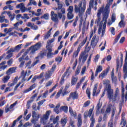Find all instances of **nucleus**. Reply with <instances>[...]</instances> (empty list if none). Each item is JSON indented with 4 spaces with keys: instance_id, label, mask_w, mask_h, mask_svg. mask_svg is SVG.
I'll return each mask as SVG.
<instances>
[{
    "instance_id": "52",
    "label": "nucleus",
    "mask_w": 127,
    "mask_h": 127,
    "mask_svg": "<svg viewBox=\"0 0 127 127\" xmlns=\"http://www.w3.org/2000/svg\"><path fill=\"white\" fill-rule=\"evenodd\" d=\"M112 82L114 84H117V82H118V78H117V77L114 76L113 77H111Z\"/></svg>"
},
{
    "instance_id": "62",
    "label": "nucleus",
    "mask_w": 127,
    "mask_h": 127,
    "mask_svg": "<svg viewBox=\"0 0 127 127\" xmlns=\"http://www.w3.org/2000/svg\"><path fill=\"white\" fill-rule=\"evenodd\" d=\"M79 52H80V50L77 49V50L73 53V56L77 57L78 55H79Z\"/></svg>"
},
{
    "instance_id": "29",
    "label": "nucleus",
    "mask_w": 127,
    "mask_h": 127,
    "mask_svg": "<svg viewBox=\"0 0 127 127\" xmlns=\"http://www.w3.org/2000/svg\"><path fill=\"white\" fill-rule=\"evenodd\" d=\"M103 84L104 85H106V86H107V89H106V90L107 91V92H108L109 90H110V88H109V86L110 87V89H112L111 87V84H110V80H104Z\"/></svg>"
},
{
    "instance_id": "17",
    "label": "nucleus",
    "mask_w": 127,
    "mask_h": 127,
    "mask_svg": "<svg viewBox=\"0 0 127 127\" xmlns=\"http://www.w3.org/2000/svg\"><path fill=\"white\" fill-rule=\"evenodd\" d=\"M16 70V67H12L9 68L7 71H6V75H10L11 74H13V73H15V70Z\"/></svg>"
},
{
    "instance_id": "43",
    "label": "nucleus",
    "mask_w": 127,
    "mask_h": 127,
    "mask_svg": "<svg viewBox=\"0 0 127 127\" xmlns=\"http://www.w3.org/2000/svg\"><path fill=\"white\" fill-rule=\"evenodd\" d=\"M27 54H28L27 52H25V53H24L22 57L19 58V62H21V61H22V60H24V57H25V56H26V55H27Z\"/></svg>"
},
{
    "instance_id": "1",
    "label": "nucleus",
    "mask_w": 127,
    "mask_h": 127,
    "mask_svg": "<svg viewBox=\"0 0 127 127\" xmlns=\"http://www.w3.org/2000/svg\"><path fill=\"white\" fill-rule=\"evenodd\" d=\"M87 5V1L85 0H82L78 5H74V12L78 14V16L80 18L79 27H82L83 24V16L85 11H86V5Z\"/></svg>"
},
{
    "instance_id": "58",
    "label": "nucleus",
    "mask_w": 127,
    "mask_h": 127,
    "mask_svg": "<svg viewBox=\"0 0 127 127\" xmlns=\"http://www.w3.org/2000/svg\"><path fill=\"white\" fill-rule=\"evenodd\" d=\"M61 93H62V89H61L60 91L58 92L56 96V99H58L60 97V95H61Z\"/></svg>"
},
{
    "instance_id": "53",
    "label": "nucleus",
    "mask_w": 127,
    "mask_h": 127,
    "mask_svg": "<svg viewBox=\"0 0 127 127\" xmlns=\"http://www.w3.org/2000/svg\"><path fill=\"white\" fill-rule=\"evenodd\" d=\"M22 19H29V16H28V14H24L23 16L21 17Z\"/></svg>"
},
{
    "instance_id": "56",
    "label": "nucleus",
    "mask_w": 127,
    "mask_h": 127,
    "mask_svg": "<svg viewBox=\"0 0 127 127\" xmlns=\"http://www.w3.org/2000/svg\"><path fill=\"white\" fill-rule=\"evenodd\" d=\"M5 18V16L4 15L0 16V23H2V22H4V19Z\"/></svg>"
},
{
    "instance_id": "30",
    "label": "nucleus",
    "mask_w": 127,
    "mask_h": 127,
    "mask_svg": "<svg viewBox=\"0 0 127 127\" xmlns=\"http://www.w3.org/2000/svg\"><path fill=\"white\" fill-rule=\"evenodd\" d=\"M22 23H23V21L20 20L19 22L14 24L13 26H14V29H16V30H18V26H19V24L21 25Z\"/></svg>"
},
{
    "instance_id": "47",
    "label": "nucleus",
    "mask_w": 127,
    "mask_h": 127,
    "mask_svg": "<svg viewBox=\"0 0 127 127\" xmlns=\"http://www.w3.org/2000/svg\"><path fill=\"white\" fill-rule=\"evenodd\" d=\"M57 13L58 14V17L59 18V19H62V17H63V14H64V13H62L61 12V11H57Z\"/></svg>"
},
{
    "instance_id": "4",
    "label": "nucleus",
    "mask_w": 127,
    "mask_h": 127,
    "mask_svg": "<svg viewBox=\"0 0 127 127\" xmlns=\"http://www.w3.org/2000/svg\"><path fill=\"white\" fill-rule=\"evenodd\" d=\"M50 114H51V110L46 111L45 114H44L40 119V123H41V124H43L44 126L46 125L47 122H48V119H49Z\"/></svg>"
},
{
    "instance_id": "44",
    "label": "nucleus",
    "mask_w": 127,
    "mask_h": 127,
    "mask_svg": "<svg viewBox=\"0 0 127 127\" xmlns=\"http://www.w3.org/2000/svg\"><path fill=\"white\" fill-rule=\"evenodd\" d=\"M122 124L123 126H122V127H126H126H127V121H126V119L124 118L122 119L120 125H122Z\"/></svg>"
},
{
    "instance_id": "59",
    "label": "nucleus",
    "mask_w": 127,
    "mask_h": 127,
    "mask_svg": "<svg viewBox=\"0 0 127 127\" xmlns=\"http://www.w3.org/2000/svg\"><path fill=\"white\" fill-rule=\"evenodd\" d=\"M93 111H94V108H91L88 111V117H91L93 114Z\"/></svg>"
},
{
    "instance_id": "36",
    "label": "nucleus",
    "mask_w": 127,
    "mask_h": 127,
    "mask_svg": "<svg viewBox=\"0 0 127 127\" xmlns=\"http://www.w3.org/2000/svg\"><path fill=\"white\" fill-rule=\"evenodd\" d=\"M21 119H22V115H20L17 119V120H15L13 121V124L12 126H11V127H15V125H16V122H18L19 121H20V120H21Z\"/></svg>"
},
{
    "instance_id": "3",
    "label": "nucleus",
    "mask_w": 127,
    "mask_h": 127,
    "mask_svg": "<svg viewBox=\"0 0 127 127\" xmlns=\"http://www.w3.org/2000/svg\"><path fill=\"white\" fill-rule=\"evenodd\" d=\"M107 12L105 11L104 9V5L102 6L101 7L99 8L98 10V12L97 14V19L95 21V23L97 24H100V21H101V14L102 13L103 14V18L104 17V15L106 14Z\"/></svg>"
},
{
    "instance_id": "21",
    "label": "nucleus",
    "mask_w": 127,
    "mask_h": 127,
    "mask_svg": "<svg viewBox=\"0 0 127 127\" xmlns=\"http://www.w3.org/2000/svg\"><path fill=\"white\" fill-rule=\"evenodd\" d=\"M67 122H68V119L66 117H64L61 120V124L62 126V127H65L66 126V124H67Z\"/></svg>"
},
{
    "instance_id": "28",
    "label": "nucleus",
    "mask_w": 127,
    "mask_h": 127,
    "mask_svg": "<svg viewBox=\"0 0 127 127\" xmlns=\"http://www.w3.org/2000/svg\"><path fill=\"white\" fill-rule=\"evenodd\" d=\"M52 74H53L51 71H50L49 70L46 72L45 74V78L46 80H49L51 78V76H52Z\"/></svg>"
},
{
    "instance_id": "16",
    "label": "nucleus",
    "mask_w": 127,
    "mask_h": 127,
    "mask_svg": "<svg viewBox=\"0 0 127 127\" xmlns=\"http://www.w3.org/2000/svg\"><path fill=\"white\" fill-rule=\"evenodd\" d=\"M16 8H20L22 12H25V11H26V7H25L23 3H21L17 5Z\"/></svg>"
},
{
    "instance_id": "37",
    "label": "nucleus",
    "mask_w": 127,
    "mask_h": 127,
    "mask_svg": "<svg viewBox=\"0 0 127 127\" xmlns=\"http://www.w3.org/2000/svg\"><path fill=\"white\" fill-rule=\"evenodd\" d=\"M37 97V93H36L31 97V99L30 101H28V104H31V103H32V102L34 101V99Z\"/></svg>"
},
{
    "instance_id": "22",
    "label": "nucleus",
    "mask_w": 127,
    "mask_h": 127,
    "mask_svg": "<svg viewBox=\"0 0 127 127\" xmlns=\"http://www.w3.org/2000/svg\"><path fill=\"white\" fill-rule=\"evenodd\" d=\"M97 89H98V84L96 83L94 86L92 96H97V95H99V94L100 93V91H99L98 92H97Z\"/></svg>"
},
{
    "instance_id": "7",
    "label": "nucleus",
    "mask_w": 127,
    "mask_h": 127,
    "mask_svg": "<svg viewBox=\"0 0 127 127\" xmlns=\"http://www.w3.org/2000/svg\"><path fill=\"white\" fill-rule=\"evenodd\" d=\"M114 1V0H107V4L105 7L104 6V9L105 10V11L107 13H110V12L111 11V8H110V6L112 5L113 4V2Z\"/></svg>"
},
{
    "instance_id": "5",
    "label": "nucleus",
    "mask_w": 127,
    "mask_h": 127,
    "mask_svg": "<svg viewBox=\"0 0 127 127\" xmlns=\"http://www.w3.org/2000/svg\"><path fill=\"white\" fill-rule=\"evenodd\" d=\"M32 119L31 122L32 124H36V122H38V120H39V118H40V115L38 113H36L35 111H32Z\"/></svg>"
},
{
    "instance_id": "39",
    "label": "nucleus",
    "mask_w": 127,
    "mask_h": 127,
    "mask_svg": "<svg viewBox=\"0 0 127 127\" xmlns=\"http://www.w3.org/2000/svg\"><path fill=\"white\" fill-rule=\"evenodd\" d=\"M97 31V28L96 27H94V30H92L91 32H90V39L93 37V35L96 33V32Z\"/></svg>"
},
{
    "instance_id": "24",
    "label": "nucleus",
    "mask_w": 127,
    "mask_h": 127,
    "mask_svg": "<svg viewBox=\"0 0 127 127\" xmlns=\"http://www.w3.org/2000/svg\"><path fill=\"white\" fill-rule=\"evenodd\" d=\"M122 66V64H121V65H120V60L117 59L116 60V72H119L121 70Z\"/></svg>"
},
{
    "instance_id": "45",
    "label": "nucleus",
    "mask_w": 127,
    "mask_h": 127,
    "mask_svg": "<svg viewBox=\"0 0 127 127\" xmlns=\"http://www.w3.org/2000/svg\"><path fill=\"white\" fill-rule=\"evenodd\" d=\"M61 111H64V113H67L68 112V107L67 106H62L60 108Z\"/></svg>"
},
{
    "instance_id": "61",
    "label": "nucleus",
    "mask_w": 127,
    "mask_h": 127,
    "mask_svg": "<svg viewBox=\"0 0 127 127\" xmlns=\"http://www.w3.org/2000/svg\"><path fill=\"white\" fill-rule=\"evenodd\" d=\"M13 63V59H11L7 61V64L8 66H11L12 63Z\"/></svg>"
},
{
    "instance_id": "42",
    "label": "nucleus",
    "mask_w": 127,
    "mask_h": 127,
    "mask_svg": "<svg viewBox=\"0 0 127 127\" xmlns=\"http://www.w3.org/2000/svg\"><path fill=\"white\" fill-rule=\"evenodd\" d=\"M41 18L46 19V20L49 19V14L46 13L41 17Z\"/></svg>"
},
{
    "instance_id": "49",
    "label": "nucleus",
    "mask_w": 127,
    "mask_h": 127,
    "mask_svg": "<svg viewBox=\"0 0 127 127\" xmlns=\"http://www.w3.org/2000/svg\"><path fill=\"white\" fill-rule=\"evenodd\" d=\"M55 41V38H53L50 40H48L47 42V46H48V47H49V46L50 45V44H51V43H53V42Z\"/></svg>"
},
{
    "instance_id": "55",
    "label": "nucleus",
    "mask_w": 127,
    "mask_h": 127,
    "mask_svg": "<svg viewBox=\"0 0 127 127\" xmlns=\"http://www.w3.org/2000/svg\"><path fill=\"white\" fill-rule=\"evenodd\" d=\"M111 21L112 22H115V21H116V13H113L111 17Z\"/></svg>"
},
{
    "instance_id": "6",
    "label": "nucleus",
    "mask_w": 127,
    "mask_h": 127,
    "mask_svg": "<svg viewBox=\"0 0 127 127\" xmlns=\"http://www.w3.org/2000/svg\"><path fill=\"white\" fill-rule=\"evenodd\" d=\"M87 58L88 55H86L85 52H83L80 54L79 56V57L78 58V61L79 63H81V62H82V63L84 64V63L86 62V61L87 60Z\"/></svg>"
},
{
    "instance_id": "27",
    "label": "nucleus",
    "mask_w": 127,
    "mask_h": 127,
    "mask_svg": "<svg viewBox=\"0 0 127 127\" xmlns=\"http://www.w3.org/2000/svg\"><path fill=\"white\" fill-rule=\"evenodd\" d=\"M78 123H77V127H81L82 126V115L81 114H79L78 115Z\"/></svg>"
},
{
    "instance_id": "20",
    "label": "nucleus",
    "mask_w": 127,
    "mask_h": 127,
    "mask_svg": "<svg viewBox=\"0 0 127 127\" xmlns=\"http://www.w3.org/2000/svg\"><path fill=\"white\" fill-rule=\"evenodd\" d=\"M35 88V84H34L30 86V87L28 89H24L22 93L23 94H26V93H29V92H30L31 91H32L33 89Z\"/></svg>"
},
{
    "instance_id": "19",
    "label": "nucleus",
    "mask_w": 127,
    "mask_h": 127,
    "mask_svg": "<svg viewBox=\"0 0 127 127\" xmlns=\"http://www.w3.org/2000/svg\"><path fill=\"white\" fill-rule=\"evenodd\" d=\"M109 71L110 67H108L105 70L102 71L100 75H99V78H101V77L102 78V79L105 78V76H107Z\"/></svg>"
},
{
    "instance_id": "60",
    "label": "nucleus",
    "mask_w": 127,
    "mask_h": 127,
    "mask_svg": "<svg viewBox=\"0 0 127 127\" xmlns=\"http://www.w3.org/2000/svg\"><path fill=\"white\" fill-rule=\"evenodd\" d=\"M115 114H116V107L115 106H113L112 107V117H114Z\"/></svg>"
},
{
    "instance_id": "54",
    "label": "nucleus",
    "mask_w": 127,
    "mask_h": 127,
    "mask_svg": "<svg viewBox=\"0 0 127 127\" xmlns=\"http://www.w3.org/2000/svg\"><path fill=\"white\" fill-rule=\"evenodd\" d=\"M96 71L99 73L102 72V71H103V67L102 65H99L96 69Z\"/></svg>"
},
{
    "instance_id": "2",
    "label": "nucleus",
    "mask_w": 127,
    "mask_h": 127,
    "mask_svg": "<svg viewBox=\"0 0 127 127\" xmlns=\"http://www.w3.org/2000/svg\"><path fill=\"white\" fill-rule=\"evenodd\" d=\"M108 92H107V97L110 102H116L117 101V98H120V90L119 88H116L114 95V90L111 88L110 86H109Z\"/></svg>"
},
{
    "instance_id": "18",
    "label": "nucleus",
    "mask_w": 127,
    "mask_h": 127,
    "mask_svg": "<svg viewBox=\"0 0 127 127\" xmlns=\"http://www.w3.org/2000/svg\"><path fill=\"white\" fill-rule=\"evenodd\" d=\"M50 120L51 121L53 122V124H57L59 121V116H57L56 118L53 115L50 117Z\"/></svg>"
},
{
    "instance_id": "14",
    "label": "nucleus",
    "mask_w": 127,
    "mask_h": 127,
    "mask_svg": "<svg viewBox=\"0 0 127 127\" xmlns=\"http://www.w3.org/2000/svg\"><path fill=\"white\" fill-rule=\"evenodd\" d=\"M38 62H39V60H37L31 64V66H30V64H31V61H29L26 64V67H28V69H30L31 68H32V67H34Z\"/></svg>"
},
{
    "instance_id": "33",
    "label": "nucleus",
    "mask_w": 127,
    "mask_h": 127,
    "mask_svg": "<svg viewBox=\"0 0 127 127\" xmlns=\"http://www.w3.org/2000/svg\"><path fill=\"white\" fill-rule=\"evenodd\" d=\"M86 42H87V40L86 39L83 40V41L80 44H79L77 48V49L81 50V48H82V47H83V46L85 45V44H86Z\"/></svg>"
},
{
    "instance_id": "51",
    "label": "nucleus",
    "mask_w": 127,
    "mask_h": 127,
    "mask_svg": "<svg viewBox=\"0 0 127 127\" xmlns=\"http://www.w3.org/2000/svg\"><path fill=\"white\" fill-rule=\"evenodd\" d=\"M94 0H90L88 8H92V7H94Z\"/></svg>"
},
{
    "instance_id": "13",
    "label": "nucleus",
    "mask_w": 127,
    "mask_h": 127,
    "mask_svg": "<svg viewBox=\"0 0 127 127\" xmlns=\"http://www.w3.org/2000/svg\"><path fill=\"white\" fill-rule=\"evenodd\" d=\"M47 50L48 51L47 54V58L50 59L53 57V55H54V53H52V49L51 48L48 47V46H46Z\"/></svg>"
},
{
    "instance_id": "48",
    "label": "nucleus",
    "mask_w": 127,
    "mask_h": 127,
    "mask_svg": "<svg viewBox=\"0 0 127 127\" xmlns=\"http://www.w3.org/2000/svg\"><path fill=\"white\" fill-rule=\"evenodd\" d=\"M67 11L68 12L73 13V11H74V7L73 6H69L67 9Z\"/></svg>"
},
{
    "instance_id": "15",
    "label": "nucleus",
    "mask_w": 127,
    "mask_h": 127,
    "mask_svg": "<svg viewBox=\"0 0 127 127\" xmlns=\"http://www.w3.org/2000/svg\"><path fill=\"white\" fill-rule=\"evenodd\" d=\"M109 15H110V13H106L103 15V18H102V21H104V23L103 24V27H106L107 22H108L107 19L108 18H109Z\"/></svg>"
},
{
    "instance_id": "9",
    "label": "nucleus",
    "mask_w": 127,
    "mask_h": 127,
    "mask_svg": "<svg viewBox=\"0 0 127 127\" xmlns=\"http://www.w3.org/2000/svg\"><path fill=\"white\" fill-rule=\"evenodd\" d=\"M123 72L124 73V78L127 79V52H126V56L125 58V63L123 65Z\"/></svg>"
},
{
    "instance_id": "40",
    "label": "nucleus",
    "mask_w": 127,
    "mask_h": 127,
    "mask_svg": "<svg viewBox=\"0 0 127 127\" xmlns=\"http://www.w3.org/2000/svg\"><path fill=\"white\" fill-rule=\"evenodd\" d=\"M21 46H22V44H19L15 46L14 49H13V50H14V52H15V51H19V50L21 49Z\"/></svg>"
},
{
    "instance_id": "38",
    "label": "nucleus",
    "mask_w": 127,
    "mask_h": 127,
    "mask_svg": "<svg viewBox=\"0 0 127 127\" xmlns=\"http://www.w3.org/2000/svg\"><path fill=\"white\" fill-rule=\"evenodd\" d=\"M37 5V3L36 1H35V0H29V2L28 4V6H29L30 5Z\"/></svg>"
},
{
    "instance_id": "57",
    "label": "nucleus",
    "mask_w": 127,
    "mask_h": 127,
    "mask_svg": "<svg viewBox=\"0 0 127 127\" xmlns=\"http://www.w3.org/2000/svg\"><path fill=\"white\" fill-rule=\"evenodd\" d=\"M55 60L56 62L60 63L62 61V57H58L56 58Z\"/></svg>"
},
{
    "instance_id": "8",
    "label": "nucleus",
    "mask_w": 127,
    "mask_h": 127,
    "mask_svg": "<svg viewBox=\"0 0 127 127\" xmlns=\"http://www.w3.org/2000/svg\"><path fill=\"white\" fill-rule=\"evenodd\" d=\"M99 42V37L97 36V35H94L92 37L91 42V46L92 48H95L97 46V43Z\"/></svg>"
},
{
    "instance_id": "63",
    "label": "nucleus",
    "mask_w": 127,
    "mask_h": 127,
    "mask_svg": "<svg viewBox=\"0 0 127 127\" xmlns=\"http://www.w3.org/2000/svg\"><path fill=\"white\" fill-rule=\"evenodd\" d=\"M112 106L113 105L112 104H110L109 105L108 107L106 109V113H110L111 112V109H112Z\"/></svg>"
},
{
    "instance_id": "35",
    "label": "nucleus",
    "mask_w": 127,
    "mask_h": 127,
    "mask_svg": "<svg viewBox=\"0 0 127 127\" xmlns=\"http://www.w3.org/2000/svg\"><path fill=\"white\" fill-rule=\"evenodd\" d=\"M90 121H91V123L90 127H94V125H95V122H96L95 118H94V115H92V116L91 117Z\"/></svg>"
},
{
    "instance_id": "10",
    "label": "nucleus",
    "mask_w": 127,
    "mask_h": 127,
    "mask_svg": "<svg viewBox=\"0 0 127 127\" xmlns=\"http://www.w3.org/2000/svg\"><path fill=\"white\" fill-rule=\"evenodd\" d=\"M51 18L53 21L55 23H58L59 20H58V15L53 11L51 12Z\"/></svg>"
},
{
    "instance_id": "32",
    "label": "nucleus",
    "mask_w": 127,
    "mask_h": 127,
    "mask_svg": "<svg viewBox=\"0 0 127 127\" xmlns=\"http://www.w3.org/2000/svg\"><path fill=\"white\" fill-rule=\"evenodd\" d=\"M67 18L69 20H71V19H73V18H74V14H73V13L72 12H67Z\"/></svg>"
},
{
    "instance_id": "34",
    "label": "nucleus",
    "mask_w": 127,
    "mask_h": 127,
    "mask_svg": "<svg viewBox=\"0 0 127 127\" xmlns=\"http://www.w3.org/2000/svg\"><path fill=\"white\" fill-rule=\"evenodd\" d=\"M91 11H92V8H88L85 12V21H86V19H87V17L88 16V15L91 14Z\"/></svg>"
},
{
    "instance_id": "26",
    "label": "nucleus",
    "mask_w": 127,
    "mask_h": 127,
    "mask_svg": "<svg viewBox=\"0 0 127 127\" xmlns=\"http://www.w3.org/2000/svg\"><path fill=\"white\" fill-rule=\"evenodd\" d=\"M69 96H70V98L72 99V100H76V99H78V93L77 92H71Z\"/></svg>"
},
{
    "instance_id": "46",
    "label": "nucleus",
    "mask_w": 127,
    "mask_h": 127,
    "mask_svg": "<svg viewBox=\"0 0 127 127\" xmlns=\"http://www.w3.org/2000/svg\"><path fill=\"white\" fill-rule=\"evenodd\" d=\"M59 108H60V104L57 105L54 109V111L56 114H59Z\"/></svg>"
},
{
    "instance_id": "11",
    "label": "nucleus",
    "mask_w": 127,
    "mask_h": 127,
    "mask_svg": "<svg viewBox=\"0 0 127 127\" xmlns=\"http://www.w3.org/2000/svg\"><path fill=\"white\" fill-rule=\"evenodd\" d=\"M40 47H41V43L40 42H38L35 45L31 47L32 54H33L35 51L39 50Z\"/></svg>"
},
{
    "instance_id": "41",
    "label": "nucleus",
    "mask_w": 127,
    "mask_h": 127,
    "mask_svg": "<svg viewBox=\"0 0 127 127\" xmlns=\"http://www.w3.org/2000/svg\"><path fill=\"white\" fill-rule=\"evenodd\" d=\"M118 25L120 27H125L126 26V22H125L124 20H121Z\"/></svg>"
},
{
    "instance_id": "25",
    "label": "nucleus",
    "mask_w": 127,
    "mask_h": 127,
    "mask_svg": "<svg viewBox=\"0 0 127 127\" xmlns=\"http://www.w3.org/2000/svg\"><path fill=\"white\" fill-rule=\"evenodd\" d=\"M105 31H106V27H103V29L99 27L98 29V34H101V37H103V36L105 35Z\"/></svg>"
},
{
    "instance_id": "64",
    "label": "nucleus",
    "mask_w": 127,
    "mask_h": 127,
    "mask_svg": "<svg viewBox=\"0 0 127 127\" xmlns=\"http://www.w3.org/2000/svg\"><path fill=\"white\" fill-rule=\"evenodd\" d=\"M51 85H52V81L50 80L48 82L46 83L45 87L46 88H47V87H50V86H51Z\"/></svg>"
},
{
    "instance_id": "23",
    "label": "nucleus",
    "mask_w": 127,
    "mask_h": 127,
    "mask_svg": "<svg viewBox=\"0 0 127 127\" xmlns=\"http://www.w3.org/2000/svg\"><path fill=\"white\" fill-rule=\"evenodd\" d=\"M77 81H78V77L74 76H72L71 79V86H75L77 83Z\"/></svg>"
},
{
    "instance_id": "12",
    "label": "nucleus",
    "mask_w": 127,
    "mask_h": 127,
    "mask_svg": "<svg viewBox=\"0 0 127 127\" xmlns=\"http://www.w3.org/2000/svg\"><path fill=\"white\" fill-rule=\"evenodd\" d=\"M63 6V5L62 3H60V2L58 3V8L55 7L54 8V10H56L57 11H61V12L63 14H64L66 12V10H65V8H62Z\"/></svg>"
},
{
    "instance_id": "50",
    "label": "nucleus",
    "mask_w": 127,
    "mask_h": 127,
    "mask_svg": "<svg viewBox=\"0 0 127 127\" xmlns=\"http://www.w3.org/2000/svg\"><path fill=\"white\" fill-rule=\"evenodd\" d=\"M51 35V34H50V33H48V32H47V34L44 36V40H46V39H48V38H49V37H50Z\"/></svg>"
},
{
    "instance_id": "31",
    "label": "nucleus",
    "mask_w": 127,
    "mask_h": 127,
    "mask_svg": "<svg viewBox=\"0 0 127 127\" xmlns=\"http://www.w3.org/2000/svg\"><path fill=\"white\" fill-rule=\"evenodd\" d=\"M10 79V76L9 75H7L6 76H4L2 78V81L4 84H5V83H7L8 82V80Z\"/></svg>"
}]
</instances>
